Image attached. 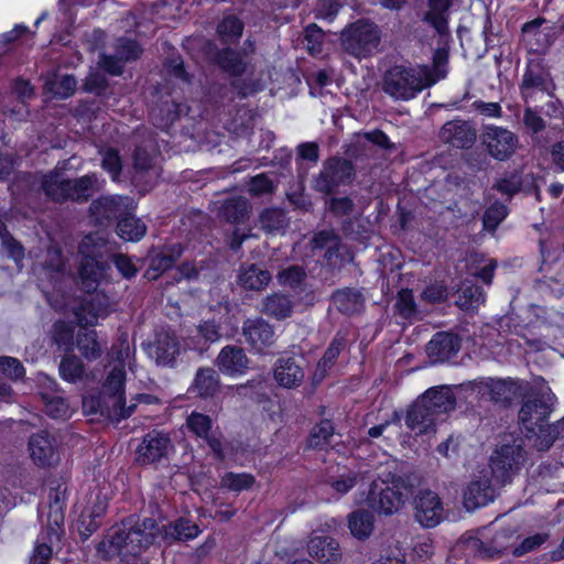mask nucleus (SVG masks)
I'll list each match as a JSON object with an SVG mask.
<instances>
[{
  "instance_id": "f257e3e1",
  "label": "nucleus",
  "mask_w": 564,
  "mask_h": 564,
  "mask_svg": "<svg viewBox=\"0 0 564 564\" xmlns=\"http://www.w3.org/2000/svg\"><path fill=\"white\" fill-rule=\"evenodd\" d=\"M78 253V274L86 286L97 288L101 282H110L112 264L124 280L130 281L139 273L130 256L112 252L108 241L96 234H88L82 239Z\"/></svg>"
},
{
  "instance_id": "f03ea898",
  "label": "nucleus",
  "mask_w": 564,
  "mask_h": 564,
  "mask_svg": "<svg viewBox=\"0 0 564 564\" xmlns=\"http://www.w3.org/2000/svg\"><path fill=\"white\" fill-rule=\"evenodd\" d=\"M555 394L550 390H541L523 402L519 410V423L536 435L535 446L539 451H547L561 434L560 420L549 424V415L554 410Z\"/></svg>"
},
{
  "instance_id": "7ed1b4c3",
  "label": "nucleus",
  "mask_w": 564,
  "mask_h": 564,
  "mask_svg": "<svg viewBox=\"0 0 564 564\" xmlns=\"http://www.w3.org/2000/svg\"><path fill=\"white\" fill-rule=\"evenodd\" d=\"M41 188L53 203L84 204L99 191L98 176L96 173H88L76 178H64L55 169L42 176Z\"/></svg>"
},
{
  "instance_id": "20e7f679",
  "label": "nucleus",
  "mask_w": 564,
  "mask_h": 564,
  "mask_svg": "<svg viewBox=\"0 0 564 564\" xmlns=\"http://www.w3.org/2000/svg\"><path fill=\"white\" fill-rule=\"evenodd\" d=\"M124 382L126 371L123 366H115L107 376L100 391L83 399L84 411L90 415L120 421V416H124L120 408L124 395Z\"/></svg>"
},
{
  "instance_id": "39448f33",
  "label": "nucleus",
  "mask_w": 564,
  "mask_h": 564,
  "mask_svg": "<svg viewBox=\"0 0 564 564\" xmlns=\"http://www.w3.org/2000/svg\"><path fill=\"white\" fill-rule=\"evenodd\" d=\"M415 479L412 476H398L392 479L391 486L384 481H372L366 498L368 507L384 516L399 512L405 501L413 496Z\"/></svg>"
},
{
  "instance_id": "423d86ee",
  "label": "nucleus",
  "mask_w": 564,
  "mask_h": 564,
  "mask_svg": "<svg viewBox=\"0 0 564 564\" xmlns=\"http://www.w3.org/2000/svg\"><path fill=\"white\" fill-rule=\"evenodd\" d=\"M524 440L512 434L505 435L490 457L494 479L500 485L510 482L525 462Z\"/></svg>"
},
{
  "instance_id": "0eeeda50",
  "label": "nucleus",
  "mask_w": 564,
  "mask_h": 564,
  "mask_svg": "<svg viewBox=\"0 0 564 564\" xmlns=\"http://www.w3.org/2000/svg\"><path fill=\"white\" fill-rule=\"evenodd\" d=\"M124 545V555L138 556L159 540L162 541V527L153 518L142 521L135 516L123 519L118 524Z\"/></svg>"
},
{
  "instance_id": "6e6552de",
  "label": "nucleus",
  "mask_w": 564,
  "mask_h": 564,
  "mask_svg": "<svg viewBox=\"0 0 564 564\" xmlns=\"http://www.w3.org/2000/svg\"><path fill=\"white\" fill-rule=\"evenodd\" d=\"M345 51L357 58L369 57L380 43V32L373 22L358 20L341 33Z\"/></svg>"
},
{
  "instance_id": "1a4fd4ad",
  "label": "nucleus",
  "mask_w": 564,
  "mask_h": 564,
  "mask_svg": "<svg viewBox=\"0 0 564 564\" xmlns=\"http://www.w3.org/2000/svg\"><path fill=\"white\" fill-rule=\"evenodd\" d=\"M135 209L134 199L128 195H101L91 202L89 214L96 225L110 227Z\"/></svg>"
},
{
  "instance_id": "9d476101",
  "label": "nucleus",
  "mask_w": 564,
  "mask_h": 564,
  "mask_svg": "<svg viewBox=\"0 0 564 564\" xmlns=\"http://www.w3.org/2000/svg\"><path fill=\"white\" fill-rule=\"evenodd\" d=\"M355 175V165L350 160L332 156L325 161L316 178V188L326 195L334 194L340 185L350 184Z\"/></svg>"
},
{
  "instance_id": "9b49d317",
  "label": "nucleus",
  "mask_w": 564,
  "mask_h": 564,
  "mask_svg": "<svg viewBox=\"0 0 564 564\" xmlns=\"http://www.w3.org/2000/svg\"><path fill=\"white\" fill-rule=\"evenodd\" d=\"M421 79L414 69L397 65L386 72L383 90L395 99L409 100L422 90Z\"/></svg>"
},
{
  "instance_id": "f8f14e48",
  "label": "nucleus",
  "mask_w": 564,
  "mask_h": 564,
  "mask_svg": "<svg viewBox=\"0 0 564 564\" xmlns=\"http://www.w3.org/2000/svg\"><path fill=\"white\" fill-rule=\"evenodd\" d=\"M473 390L481 398L508 405L513 399L521 398L527 391V383L513 379H486L473 382Z\"/></svg>"
},
{
  "instance_id": "ddd939ff",
  "label": "nucleus",
  "mask_w": 564,
  "mask_h": 564,
  "mask_svg": "<svg viewBox=\"0 0 564 564\" xmlns=\"http://www.w3.org/2000/svg\"><path fill=\"white\" fill-rule=\"evenodd\" d=\"M184 251L185 248L180 242L152 247L145 258L148 268L143 276L148 281H156L175 265Z\"/></svg>"
},
{
  "instance_id": "4468645a",
  "label": "nucleus",
  "mask_w": 564,
  "mask_h": 564,
  "mask_svg": "<svg viewBox=\"0 0 564 564\" xmlns=\"http://www.w3.org/2000/svg\"><path fill=\"white\" fill-rule=\"evenodd\" d=\"M552 83L551 72L545 61L541 57L529 58L525 63L519 90L521 96L525 98L534 91L549 93Z\"/></svg>"
},
{
  "instance_id": "2eb2a0df",
  "label": "nucleus",
  "mask_w": 564,
  "mask_h": 564,
  "mask_svg": "<svg viewBox=\"0 0 564 564\" xmlns=\"http://www.w3.org/2000/svg\"><path fill=\"white\" fill-rule=\"evenodd\" d=\"M482 143L494 159L505 161L513 154L518 138L506 128L488 126L482 133Z\"/></svg>"
},
{
  "instance_id": "dca6fc26",
  "label": "nucleus",
  "mask_w": 564,
  "mask_h": 564,
  "mask_svg": "<svg viewBox=\"0 0 564 564\" xmlns=\"http://www.w3.org/2000/svg\"><path fill=\"white\" fill-rule=\"evenodd\" d=\"M510 535L506 530L497 532L495 536L485 542L477 536H463L458 546L464 550V552L474 557H478L481 560H489L495 557H500L502 553L507 550L508 545L502 542V539L509 538Z\"/></svg>"
},
{
  "instance_id": "f3484780",
  "label": "nucleus",
  "mask_w": 564,
  "mask_h": 564,
  "mask_svg": "<svg viewBox=\"0 0 564 564\" xmlns=\"http://www.w3.org/2000/svg\"><path fill=\"white\" fill-rule=\"evenodd\" d=\"M443 511L440 497L432 490H420L414 498V517L422 527H436L443 519Z\"/></svg>"
},
{
  "instance_id": "a211bd4d",
  "label": "nucleus",
  "mask_w": 564,
  "mask_h": 564,
  "mask_svg": "<svg viewBox=\"0 0 564 564\" xmlns=\"http://www.w3.org/2000/svg\"><path fill=\"white\" fill-rule=\"evenodd\" d=\"M171 451H173V444L170 437L161 432L151 431L143 437L137 449V460L142 465L159 463L167 457Z\"/></svg>"
},
{
  "instance_id": "6ab92c4d",
  "label": "nucleus",
  "mask_w": 564,
  "mask_h": 564,
  "mask_svg": "<svg viewBox=\"0 0 564 564\" xmlns=\"http://www.w3.org/2000/svg\"><path fill=\"white\" fill-rule=\"evenodd\" d=\"M110 312L109 297L102 292L89 293L75 311L80 325L94 326L98 317H106Z\"/></svg>"
},
{
  "instance_id": "aec40b11",
  "label": "nucleus",
  "mask_w": 564,
  "mask_h": 564,
  "mask_svg": "<svg viewBox=\"0 0 564 564\" xmlns=\"http://www.w3.org/2000/svg\"><path fill=\"white\" fill-rule=\"evenodd\" d=\"M429 400L422 394L409 408L405 416V424L411 430H419V434L434 431L438 414L434 412Z\"/></svg>"
},
{
  "instance_id": "412c9836",
  "label": "nucleus",
  "mask_w": 564,
  "mask_h": 564,
  "mask_svg": "<svg viewBox=\"0 0 564 564\" xmlns=\"http://www.w3.org/2000/svg\"><path fill=\"white\" fill-rule=\"evenodd\" d=\"M242 335L246 341L256 352H263V349L274 343V329L262 318H248L242 325Z\"/></svg>"
},
{
  "instance_id": "4be33fe9",
  "label": "nucleus",
  "mask_w": 564,
  "mask_h": 564,
  "mask_svg": "<svg viewBox=\"0 0 564 564\" xmlns=\"http://www.w3.org/2000/svg\"><path fill=\"white\" fill-rule=\"evenodd\" d=\"M307 552L321 564H338L343 558L338 541L328 535L311 538L307 543Z\"/></svg>"
},
{
  "instance_id": "5701e85b",
  "label": "nucleus",
  "mask_w": 564,
  "mask_h": 564,
  "mask_svg": "<svg viewBox=\"0 0 564 564\" xmlns=\"http://www.w3.org/2000/svg\"><path fill=\"white\" fill-rule=\"evenodd\" d=\"M29 449L37 466L48 467L57 460L55 438L46 431H40L30 437Z\"/></svg>"
},
{
  "instance_id": "b1692460",
  "label": "nucleus",
  "mask_w": 564,
  "mask_h": 564,
  "mask_svg": "<svg viewBox=\"0 0 564 564\" xmlns=\"http://www.w3.org/2000/svg\"><path fill=\"white\" fill-rule=\"evenodd\" d=\"M187 110L188 107L185 104L177 102L173 99H165L151 108L150 118L156 128L166 131Z\"/></svg>"
},
{
  "instance_id": "393cba45",
  "label": "nucleus",
  "mask_w": 564,
  "mask_h": 564,
  "mask_svg": "<svg viewBox=\"0 0 564 564\" xmlns=\"http://www.w3.org/2000/svg\"><path fill=\"white\" fill-rule=\"evenodd\" d=\"M496 497V489L490 479L484 477L470 481L464 491V506L470 511L486 506Z\"/></svg>"
},
{
  "instance_id": "a878e982",
  "label": "nucleus",
  "mask_w": 564,
  "mask_h": 564,
  "mask_svg": "<svg viewBox=\"0 0 564 564\" xmlns=\"http://www.w3.org/2000/svg\"><path fill=\"white\" fill-rule=\"evenodd\" d=\"M160 525L162 527V541L166 544L195 539L200 532L195 522L184 517L171 521L167 524Z\"/></svg>"
},
{
  "instance_id": "bb28decb",
  "label": "nucleus",
  "mask_w": 564,
  "mask_h": 564,
  "mask_svg": "<svg viewBox=\"0 0 564 564\" xmlns=\"http://www.w3.org/2000/svg\"><path fill=\"white\" fill-rule=\"evenodd\" d=\"M442 137L455 148L468 149L476 140V132L465 121H447L442 128Z\"/></svg>"
},
{
  "instance_id": "cd10ccee",
  "label": "nucleus",
  "mask_w": 564,
  "mask_h": 564,
  "mask_svg": "<svg viewBox=\"0 0 564 564\" xmlns=\"http://www.w3.org/2000/svg\"><path fill=\"white\" fill-rule=\"evenodd\" d=\"M330 300L338 312L348 316L360 313L365 307L362 293L352 288H344L334 291Z\"/></svg>"
},
{
  "instance_id": "c85d7f7f",
  "label": "nucleus",
  "mask_w": 564,
  "mask_h": 564,
  "mask_svg": "<svg viewBox=\"0 0 564 564\" xmlns=\"http://www.w3.org/2000/svg\"><path fill=\"white\" fill-rule=\"evenodd\" d=\"M215 63L230 77H241L247 70L242 52L229 46L217 51Z\"/></svg>"
},
{
  "instance_id": "c756f323",
  "label": "nucleus",
  "mask_w": 564,
  "mask_h": 564,
  "mask_svg": "<svg viewBox=\"0 0 564 564\" xmlns=\"http://www.w3.org/2000/svg\"><path fill=\"white\" fill-rule=\"evenodd\" d=\"M249 202L243 196L226 198L218 210L219 218L232 225L245 224L249 219Z\"/></svg>"
},
{
  "instance_id": "7c9ffc66",
  "label": "nucleus",
  "mask_w": 564,
  "mask_h": 564,
  "mask_svg": "<svg viewBox=\"0 0 564 564\" xmlns=\"http://www.w3.org/2000/svg\"><path fill=\"white\" fill-rule=\"evenodd\" d=\"M271 273L257 263L241 265L237 282L245 290H263L271 281Z\"/></svg>"
},
{
  "instance_id": "2f4dec72",
  "label": "nucleus",
  "mask_w": 564,
  "mask_h": 564,
  "mask_svg": "<svg viewBox=\"0 0 564 564\" xmlns=\"http://www.w3.org/2000/svg\"><path fill=\"white\" fill-rule=\"evenodd\" d=\"M294 304L290 295L283 293H272L262 301L261 312L276 321H283L291 317Z\"/></svg>"
},
{
  "instance_id": "473e14b6",
  "label": "nucleus",
  "mask_w": 564,
  "mask_h": 564,
  "mask_svg": "<svg viewBox=\"0 0 564 564\" xmlns=\"http://www.w3.org/2000/svg\"><path fill=\"white\" fill-rule=\"evenodd\" d=\"M271 382L261 376L236 387L237 395L248 398L258 404L271 403Z\"/></svg>"
},
{
  "instance_id": "72a5a7b5",
  "label": "nucleus",
  "mask_w": 564,
  "mask_h": 564,
  "mask_svg": "<svg viewBox=\"0 0 564 564\" xmlns=\"http://www.w3.org/2000/svg\"><path fill=\"white\" fill-rule=\"evenodd\" d=\"M76 325L73 322L57 319L50 329L53 345L62 352H74Z\"/></svg>"
},
{
  "instance_id": "f704fd0d",
  "label": "nucleus",
  "mask_w": 564,
  "mask_h": 564,
  "mask_svg": "<svg viewBox=\"0 0 564 564\" xmlns=\"http://www.w3.org/2000/svg\"><path fill=\"white\" fill-rule=\"evenodd\" d=\"M375 511L359 508L348 516V528L354 538L358 540L368 539L375 529Z\"/></svg>"
},
{
  "instance_id": "c9c22d12",
  "label": "nucleus",
  "mask_w": 564,
  "mask_h": 564,
  "mask_svg": "<svg viewBox=\"0 0 564 564\" xmlns=\"http://www.w3.org/2000/svg\"><path fill=\"white\" fill-rule=\"evenodd\" d=\"M423 395L429 400L427 403L438 416L455 410L456 398L447 386L430 388Z\"/></svg>"
},
{
  "instance_id": "e433bc0d",
  "label": "nucleus",
  "mask_w": 564,
  "mask_h": 564,
  "mask_svg": "<svg viewBox=\"0 0 564 564\" xmlns=\"http://www.w3.org/2000/svg\"><path fill=\"white\" fill-rule=\"evenodd\" d=\"M64 518V509L61 507L46 506L39 510V519L46 529V539L50 543L59 541Z\"/></svg>"
},
{
  "instance_id": "4c0bfd02",
  "label": "nucleus",
  "mask_w": 564,
  "mask_h": 564,
  "mask_svg": "<svg viewBox=\"0 0 564 564\" xmlns=\"http://www.w3.org/2000/svg\"><path fill=\"white\" fill-rule=\"evenodd\" d=\"M143 347L154 348L155 352H180L176 333L169 326L155 327L152 337L147 344L143 343Z\"/></svg>"
},
{
  "instance_id": "58836bf2",
  "label": "nucleus",
  "mask_w": 564,
  "mask_h": 564,
  "mask_svg": "<svg viewBox=\"0 0 564 564\" xmlns=\"http://www.w3.org/2000/svg\"><path fill=\"white\" fill-rule=\"evenodd\" d=\"M259 223L265 234L276 235L285 231L290 220L283 208L267 207L260 213Z\"/></svg>"
},
{
  "instance_id": "ea45409f",
  "label": "nucleus",
  "mask_w": 564,
  "mask_h": 564,
  "mask_svg": "<svg viewBox=\"0 0 564 564\" xmlns=\"http://www.w3.org/2000/svg\"><path fill=\"white\" fill-rule=\"evenodd\" d=\"M134 213L123 216L116 224V234L124 241L138 242L147 234V225L141 218L135 217Z\"/></svg>"
},
{
  "instance_id": "a19ab883",
  "label": "nucleus",
  "mask_w": 564,
  "mask_h": 564,
  "mask_svg": "<svg viewBox=\"0 0 564 564\" xmlns=\"http://www.w3.org/2000/svg\"><path fill=\"white\" fill-rule=\"evenodd\" d=\"M463 338L452 330L436 332L426 345L425 352H459Z\"/></svg>"
},
{
  "instance_id": "79ce46f5",
  "label": "nucleus",
  "mask_w": 564,
  "mask_h": 564,
  "mask_svg": "<svg viewBox=\"0 0 564 564\" xmlns=\"http://www.w3.org/2000/svg\"><path fill=\"white\" fill-rule=\"evenodd\" d=\"M304 378L303 369L292 358L280 359L274 370V379L284 388L299 386Z\"/></svg>"
},
{
  "instance_id": "37998d69",
  "label": "nucleus",
  "mask_w": 564,
  "mask_h": 564,
  "mask_svg": "<svg viewBox=\"0 0 564 564\" xmlns=\"http://www.w3.org/2000/svg\"><path fill=\"white\" fill-rule=\"evenodd\" d=\"M335 427L330 420L323 419L311 430L306 440V448L324 451L330 445Z\"/></svg>"
},
{
  "instance_id": "c03bdc74",
  "label": "nucleus",
  "mask_w": 564,
  "mask_h": 564,
  "mask_svg": "<svg viewBox=\"0 0 564 564\" xmlns=\"http://www.w3.org/2000/svg\"><path fill=\"white\" fill-rule=\"evenodd\" d=\"M124 550L118 524L112 527L111 532L96 545L97 555L104 561L112 560L118 555H124Z\"/></svg>"
},
{
  "instance_id": "a18cd8bd",
  "label": "nucleus",
  "mask_w": 564,
  "mask_h": 564,
  "mask_svg": "<svg viewBox=\"0 0 564 564\" xmlns=\"http://www.w3.org/2000/svg\"><path fill=\"white\" fill-rule=\"evenodd\" d=\"M452 6V0H427L429 11L425 13L424 20L438 33L444 32L448 25L447 12Z\"/></svg>"
},
{
  "instance_id": "49530a36",
  "label": "nucleus",
  "mask_w": 564,
  "mask_h": 564,
  "mask_svg": "<svg viewBox=\"0 0 564 564\" xmlns=\"http://www.w3.org/2000/svg\"><path fill=\"white\" fill-rule=\"evenodd\" d=\"M191 389L200 398L214 397L219 389L216 371L212 368H200Z\"/></svg>"
},
{
  "instance_id": "de8ad7c7",
  "label": "nucleus",
  "mask_w": 564,
  "mask_h": 564,
  "mask_svg": "<svg viewBox=\"0 0 564 564\" xmlns=\"http://www.w3.org/2000/svg\"><path fill=\"white\" fill-rule=\"evenodd\" d=\"M220 339L219 326L214 321H203L196 328V335L191 338L195 347H189L195 352H205L210 344Z\"/></svg>"
},
{
  "instance_id": "09e8293b",
  "label": "nucleus",
  "mask_w": 564,
  "mask_h": 564,
  "mask_svg": "<svg viewBox=\"0 0 564 564\" xmlns=\"http://www.w3.org/2000/svg\"><path fill=\"white\" fill-rule=\"evenodd\" d=\"M249 364L247 355H218L216 360L219 370L229 376L245 373Z\"/></svg>"
},
{
  "instance_id": "8fccbe9b",
  "label": "nucleus",
  "mask_w": 564,
  "mask_h": 564,
  "mask_svg": "<svg viewBox=\"0 0 564 564\" xmlns=\"http://www.w3.org/2000/svg\"><path fill=\"white\" fill-rule=\"evenodd\" d=\"M59 373L63 379L76 382L85 375V365L77 355H64L59 364Z\"/></svg>"
},
{
  "instance_id": "3c124183",
  "label": "nucleus",
  "mask_w": 564,
  "mask_h": 564,
  "mask_svg": "<svg viewBox=\"0 0 564 564\" xmlns=\"http://www.w3.org/2000/svg\"><path fill=\"white\" fill-rule=\"evenodd\" d=\"M306 276L305 269L299 264H291L278 273L280 284L289 286L293 291H296L304 284Z\"/></svg>"
},
{
  "instance_id": "603ef678",
  "label": "nucleus",
  "mask_w": 564,
  "mask_h": 564,
  "mask_svg": "<svg viewBox=\"0 0 564 564\" xmlns=\"http://www.w3.org/2000/svg\"><path fill=\"white\" fill-rule=\"evenodd\" d=\"M243 23L236 15L225 17L217 25V33L224 42H231L241 37Z\"/></svg>"
},
{
  "instance_id": "864d4df0",
  "label": "nucleus",
  "mask_w": 564,
  "mask_h": 564,
  "mask_svg": "<svg viewBox=\"0 0 564 564\" xmlns=\"http://www.w3.org/2000/svg\"><path fill=\"white\" fill-rule=\"evenodd\" d=\"M395 313L404 318V319H411L414 317L417 313V305L414 300V295L412 290L410 289H402L397 296L395 303H394Z\"/></svg>"
},
{
  "instance_id": "5fc2aeb1",
  "label": "nucleus",
  "mask_w": 564,
  "mask_h": 564,
  "mask_svg": "<svg viewBox=\"0 0 564 564\" xmlns=\"http://www.w3.org/2000/svg\"><path fill=\"white\" fill-rule=\"evenodd\" d=\"M41 398L44 402V411L48 416L53 419L67 417L69 406L64 398L50 394L48 392H42Z\"/></svg>"
},
{
  "instance_id": "6e6d98bb",
  "label": "nucleus",
  "mask_w": 564,
  "mask_h": 564,
  "mask_svg": "<svg viewBox=\"0 0 564 564\" xmlns=\"http://www.w3.org/2000/svg\"><path fill=\"white\" fill-rule=\"evenodd\" d=\"M304 43L312 56H317L323 51L324 32L315 23L308 24L304 30Z\"/></svg>"
},
{
  "instance_id": "4d7b16f0",
  "label": "nucleus",
  "mask_w": 564,
  "mask_h": 564,
  "mask_svg": "<svg viewBox=\"0 0 564 564\" xmlns=\"http://www.w3.org/2000/svg\"><path fill=\"white\" fill-rule=\"evenodd\" d=\"M108 88L109 82L107 77L99 72L89 73L83 83L84 91L94 94L98 97L105 96Z\"/></svg>"
},
{
  "instance_id": "13d9d810",
  "label": "nucleus",
  "mask_w": 564,
  "mask_h": 564,
  "mask_svg": "<svg viewBox=\"0 0 564 564\" xmlns=\"http://www.w3.org/2000/svg\"><path fill=\"white\" fill-rule=\"evenodd\" d=\"M224 487L232 491L250 489L254 484V477L250 474L227 473L221 480Z\"/></svg>"
},
{
  "instance_id": "bf43d9fd",
  "label": "nucleus",
  "mask_w": 564,
  "mask_h": 564,
  "mask_svg": "<svg viewBox=\"0 0 564 564\" xmlns=\"http://www.w3.org/2000/svg\"><path fill=\"white\" fill-rule=\"evenodd\" d=\"M507 207L501 203L490 205L484 213V228L495 230L507 217Z\"/></svg>"
},
{
  "instance_id": "052dcab7",
  "label": "nucleus",
  "mask_w": 564,
  "mask_h": 564,
  "mask_svg": "<svg viewBox=\"0 0 564 564\" xmlns=\"http://www.w3.org/2000/svg\"><path fill=\"white\" fill-rule=\"evenodd\" d=\"M358 482V474L349 471L337 477H330L327 480L329 487L338 495L344 496L349 492Z\"/></svg>"
},
{
  "instance_id": "680f3d73",
  "label": "nucleus",
  "mask_w": 564,
  "mask_h": 564,
  "mask_svg": "<svg viewBox=\"0 0 564 564\" xmlns=\"http://www.w3.org/2000/svg\"><path fill=\"white\" fill-rule=\"evenodd\" d=\"M163 66L170 76L185 83L191 82V75L186 72L184 61L180 54L166 57Z\"/></svg>"
},
{
  "instance_id": "e2e57ef3",
  "label": "nucleus",
  "mask_w": 564,
  "mask_h": 564,
  "mask_svg": "<svg viewBox=\"0 0 564 564\" xmlns=\"http://www.w3.org/2000/svg\"><path fill=\"white\" fill-rule=\"evenodd\" d=\"M101 166L113 181L118 180L122 172V160L119 151L112 148L108 149L102 156Z\"/></svg>"
},
{
  "instance_id": "0e129e2a",
  "label": "nucleus",
  "mask_w": 564,
  "mask_h": 564,
  "mask_svg": "<svg viewBox=\"0 0 564 564\" xmlns=\"http://www.w3.org/2000/svg\"><path fill=\"white\" fill-rule=\"evenodd\" d=\"M187 426L198 437L204 438L212 430V420L206 414L193 412L187 417Z\"/></svg>"
},
{
  "instance_id": "69168bd1",
  "label": "nucleus",
  "mask_w": 564,
  "mask_h": 564,
  "mask_svg": "<svg viewBox=\"0 0 564 564\" xmlns=\"http://www.w3.org/2000/svg\"><path fill=\"white\" fill-rule=\"evenodd\" d=\"M275 191L273 181L265 174L260 173L251 177L249 183V193L252 196H262L272 194Z\"/></svg>"
},
{
  "instance_id": "338daca9",
  "label": "nucleus",
  "mask_w": 564,
  "mask_h": 564,
  "mask_svg": "<svg viewBox=\"0 0 564 564\" xmlns=\"http://www.w3.org/2000/svg\"><path fill=\"white\" fill-rule=\"evenodd\" d=\"M354 200L349 196L330 197L327 202V209L334 217L348 216L354 210Z\"/></svg>"
},
{
  "instance_id": "774afa93",
  "label": "nucleus",
  "mask_w": 564,
  "mask_h": 564,
  "mask_svg": "<svg viewBox=\"0 0 564 564\" xmlns=\"http://www.w3.org/2000/svg\"><path fill=\"white\" fill-rule=\"evenodd\" d=\"M0 373L11 380H18L24 376V368L20 360L4 355L0 356Z\"/></svg>"
}]
</instances>
